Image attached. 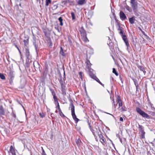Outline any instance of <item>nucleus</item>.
I'll return each instance as SVG.
<instances>
[{
	"label": "nucleus",
	"instance_id": "f257e3e1",
	"mask_svg": "<svg viewBox=\"0 0 155 155\" xmlns=\"http://www.w3.org/2000/svg\"><path fill=\"white\" fill-rule=\"evenodd\" d=\"M59 83L61 85V91L62 92V94L64 96H65L66 95V84L65 82V80L63 79L62 77L61 76L59 79H58Z\"/></svg>",
	"mask_w": 155,
	"mask_h": 155
},
{
	"label": "nucleus",
	"instance_id": "f03ea898",
	"mask_svg": "<svg viewBox=\"0 0 155 155\" xmlns=\"http://www.w3.org/2000/svg\"><path fill=\"white\" fill-rule=\"evenodd\" d=\"M70 104L69 108H71V115L72 117L75 122L77 123L79 120L76 117L74 111V106L73 103V101L71 99H70Z\"/></svg>",
	"mask_w": 155,
	"mask_h": 155
},
{
	"label": "nucleus",
	"instance_id": "7ed1b4c3",
	"mask_svg": "<svg viewBox=\"0 0 155 155\" xmlns=\"http://www.w3.org/2000/svg\"><path fill=\"white\" fill-rule=\"evenodd\" d=\"M136 110L137 112L141 115L143 117L146 118L147 119L150 118L149 116L144 111L142 110L139 107H137L136 108Z\"/></svg>",
	"mask_w": 155,
	"mask_h": 155
},
{
	"label": "nucleus",
	"instance_id": "20e7f679",
	"mask_svg": "<svg viewBox=\"0 0 155 155\" xmlns=\"http://www.w3.org/2000/svg\"><path fill=\"white\" fill-rule=\"evenodd\" d=\"M131 6L134 12H136L138 7V3L136 0H130Z\"/></svg>",
	"mask_w": 155,
	"mask_h": 155
},
{
	"label": "nucleus",
	"instance_id": "39448f33",
	"mask_svg": "<svg viewBox=\"0 0 155 155\" xmlns=\"http://www.w3.org/2000/svg\"><path fill=\"white\" fill-rule=\"evenodd\" d=\"M33 65L34 68L36 71H38L39 70L40 72L41 71L40 69V65L39 64L37 61H35L33 62Z\"/></svg>",
	"mask_w": 155,
	"mask_h": 155
},
{
	"label": "nucleus",
	"instance_id": "423d86ee",
	"mask_svg": "<svg viewBox=\"0 0 155 155\" xmlns=\"http://www.w3.org/2000/svg\"><path fill=\"white\" fill-rule=\"evenodd\" d=\"M120 17L122 20H124L127 19V17L125 15L124 12L122 11H120Z\"/></svg>",
	"mask_w": 155,
	"mask_h": 155
},
{
	"label": "nucleus",
	"instance_id": "0eeeda50",
	"mask_svg": "<svg viewBox=\"0 0 155 155\" xmlns=\"http://www.w3.org/2000/svg\"><path fill=\"white\" fill-rule=\"evenodd\" d=\"M33 45L35 47V49L37 52V53L38 54V42L36 40L34 39V41H33Z\"/></svg>",
	"mask_w": 155,
	"mask_h": 155
},
{
	"label": "nucleus",
	"instance_id": "6e6552de",
	"mask_svg": "<svg viewBox=\"0 0 155 155\" xmlns=\"http://www.w3.org/2000/svg\"><path fill=\"white\" fill-rule=\"evenodd\" d=\"M8 75L11 79H14L15 76L14 72L11 70H10L8 73Z\"/></svg>",
	"mask_w": 155,
	"mask_h": 155
},
{
	"label": "nucleus",
	"instance_id": "1a4fd4ad",
	"mask_svg": "<svg viewBox=\"0 0 155 155\" xmlns=\"http://www.w3.org/2000/svg\"><path fill=\"white\" fill-rule=\"evenodd\" d=\"M90 129L91 131L92 132L95 138H96L97 137V136L96 135L95 133L97 132V128H96V130L94 129L91 126H90Z\"/></svg>",
	"mask_w": 155,
	"mask_h": 155
},
{
	"label": "nucleus",
	"instance_id": "9d476101",
	"mask_svg": "<svg viewBox=\"0 0 155 155\" xmlns=\"http://www.w3.org/2000/svg\"><path fill=\"white\" fill-rule=\"evenodd\" d=\"M25 54L27 58L28 59H30L31 57L30 55V52L29 49L27 48H25Z\"/></svg>",
	"mask_w": 155,
	"mask_h": 155
},
{
	"label": "nucleus",
	"instance_id": "9b49d317",
	"mask_svg": "<svg viewBox=\"0 0 155 155\" xmlns=\"http://www.w3.org/2000/svg\"><path fill=\"white\" fill-rule=\"evenodd\" d=\"M79 31L80 32L81 37L87 35L83 27L80 29Z\"/></svg>",
	"mask_w": 155,
	"mask_h": 155
},
{
	"label": "nucleus",
	"instance_id": "f8f14e48",
	"mask_svg": "<svg viewBox=\"0 0 155 155\" xmlns=\"http://www.w3.org/2000/svg\"><path fill=\"white\" fill-rule=\"evenodd\" d=\"M98 136L100 140V141L103 144H104L105 143V139L101 134H98Z\"/></svg>",
	"mask_w": 155,
	"mask_h": 155
},
{
	"label": "nucleus",
	"instance_id": "ddd939ff",
	"mask_svg": "<svg viewBox=\"0 0 155 155\" xmlns=\"http://www.w3.org/2000/svg\"><path fill=\"white\" fill-rule=\"evenodd\" d=\"M138 126L139 130L142 133V135L143 136V135H144L145 134L143 129L144 127L142 125L140 124L138 125Z\"/></svg>",
	"mask_w": 155,
	"mask_h": 155
},
{
	"label": "nucleus",
	"instance_id": "4468645a",
	"mask_svg": "<svg viewBox=\"0 0 155 155\" xmlns=\"http://www.w3.org/2000/svg\"><path fill=\"white\" fill-rule=\"evenodd\" d=\"M5 114V111L3 108L2 106H0V117H2V116L4 115Z\"/></svg>",
	"mask_w": 155,
	"mask_h": 155
},
{
	"label": "nucleus",
	"instance_id": "2eb2a0df",
	"mask_svg": "<svg viewBox=\"0 0 155 155\" xmlns=\"http://www.w3.org/2000/svg\"><path fill=\"white\" fill-rule=\"evenodd\" d=\"M118 28L117 29V30L119 31V33L120 35L123 34H124L123 28L120 26V25H118Z\"/></svg>",
	"mask_w": 155,
	"mask_h": 155
},
{
	"label": "nucleus",
	"instance_id": "dca6fc26",
	"mask_svg": "<svg viewBox=\"0 0 155 155\" xmlns=\"http://www.w3.org/2000/svg\"><path fill=\"white\" fill-rule=\"evenodd\" d=\"M93 71V69H90L89 70V75L91 78L94 79V78L96 77V76L92 73V71Z\"/></svg>",
	"mask_w": 155,
	"mask_h": 155
},
{
	"label": "nucleus",
	"instance_id": "f3484780",
	"mask_svg": "<svg viewBox=\"0 0 155 155\" xmlns=\"http://www.w3.org/2000/svg\"><path fill=\"white\" fill-rule=\"evenodd\" d=\"M86 3V0H79L78 2V4L81 5L84 4Z\"/></svg>",
	"mask_w": 155,
	"mask_h": 155
},
{
	"label": "nucleus",
	"instance_id": "a211bd4d",
	"mask_svg": "<svg viewBox=\"0 0 155 155\" xmlns=\"http://www.w3.org/2000/svg\"><path fill=\"white\" fill-rule=\"evenodd\" d=\"M10 151L13 155H16L15 149L12 146H11L10 147Z\"/></svg>",
	"mask_w": 155,
	"mask_h": 155
},
{
	"label": "nucleus",
	"instance_id": "6ab92c4d",
	"mask_svg": "<svg viewBox=\"0 0 155 155\" xmlns=\"http://www.w3.org/2000/svg\"><path fill=\"white\" fill-rule=\"evenodd\" d=\"M59 53L63 56H65L66 55V54L64 52L63 49L61 47H60V50L59 52Z\"/></svg>",
	"mask_w": 155,
	"mask_h": 155
},
{
	"label": "nucleus",
	"instance_id": "aec40b11",
	"mask_svg": "<svg viewBox=\"0 0 155 155\" xmlns=\"http://www.w3.org/2000/svg\"><path fill=\"white\" fill-rule=\"evenodd\" d=\"M135 20V19L134 16L129 18V22L132 24H133L134 23Z\"/></svg>",
	"mask_w": 155,
	"mask_h": 155
},
{
	"label": "nucleus",
	"instance_id": "412c9836",
	"mask_svg": "<svg viewBox=\"0 0 155 155\" xmlns=\"http://www.w3.org/2000/svg\"><path fill=\"white\" fill-rule=\"evenodd\" d=\"M138 67L140 70L142 71H143L144 74L145 75V73H146V71L144 70V68L143 66H138Z\"/></svg>",
	"mask_w": 155,
	"mask_h": 155
},
{
	"label": "nucleus",
	"instance_id": "4be33fe9",
	"mask_svg": "<svg viewBox=\"0 0 155 155\" xmlns=\"http://www.w3.org/2000/svg\"><path fill=\"white\" fill-rule=\"evenodd\" d=\"M69 2V0H62L61 2V3L64 5H66Z\"/></svg>",
	"mask_w": 155,
	"mask_h": 155
},
{
	"label": "nucleus",
	"instance_id": "5701e85b",
	"mask_svg": "<svg viewBox=\"0 0 155 155\" xmlns=\"http://www.w3.org/2000/svg\"><path fill=\"white\" fill-rule=\"evenodd\" d=\"M122 36V38L124 41L127 40V38L126 36L125 35V34H122L120 35Z\"/></svg>",
	"mask_w": 155,
	"mask_h": 155
},
{
	"label": "nucleus",
	"instance_id": "b1692460",
	"mask_svg": "<svg viewBox=\"0 0 155 155\" xmlns=\"http://www.w3.org/2000/svg\"><path fill=\"white\" fill-rule=\"evenodd\" d=\"M76 143L77 145L79 146L81 145L82 142L81 140L79 138L78 140H76Z\"/></svg>",
	"mask_w": 155,
	"mask_h": 155
},
{
	"label": "nucleus",
	"instance_id": "393cba45",
	"mask_svg": "<svg viewBox=\"0 0 155 155\" xmlns=\"http://www.w3.org/2000/svg\"><path fill=\"white\" fill-rule=\"evenodd\" d=\"M58 112H59V113L60 114V115L61 117H62L63 118H64V117H65V116L64 115V114H63V113L62 112L61 110H58Z\"/></svg>",
	"mask_w": 155,
	"mask_h": 155
},
{
	"label": "nucleus",
	"instance_id": "a878e982",
	"mask_svg": "<svg viewBox=\"0 0 155 155\" xmlns=\"http://www.w3.org/2000/svg\"><path fill=\"white\" fill-rule=\"evenodd\" d=\"M82 37V39L85 42H87V41H88V40L87 37V35L84 36Z\"/></svg>",
	"mask_w": 155,
	"mask_h": 155
},
{
	"label": "nucleus",
	"instance_id": "bb28decb",
	"mask_svg": "<svg viewBox=\"0 0 155 155\" xmlns=\"http://www.w3.org/2000/svg\"><path fill=\"white\" fill-rule=\"evenodd\" d=\"M58 19L59 21L60 22V25L61 26H62L63 25V23L62 22L63 19L61 17H60L58 18Z\"/></svg>",
	"mask_w": 155,
	"mask_h": 155
},
{
	"label": "nucleus",
	"instance_id": "cd10ccee",
	"mask_svg": "<svg viewBox=\"0 0 155 155\" xmlns=\"http://www.w3.org/2000/svg\"><path fill=\"white\" fill-rule=\"evenodd\" d=\"M86 63L87 65L88 68H89L90 67L91 65V63L90 61L89 60H87V61Z\"/></svg>",
	"mask_w": 155,
	"mask_h": 155
},
{
	"label": "nucleus",
	"instance_id": "c85d7f7f",
	"mask_svg": "<svg viewBox=\"0 0 155 155\" xmlns=\"http://www.w3.org/2000/svg\"><path fill=\"white\" fill-rule=\"evenodd\" d=\"M0 78L2 80H5V77L3 74L0 73Z\"/></svg>",
	"mask_w": 155,
	"mask_h": 155
},
{
	"label": "nucleus",
	"instance_id": "c756f323",
	"mask_svg": "<svg viewBox=\"0 0 155 155\" xmlns=\"http://www.w3.org/2000/svg\"><path fill=\"white\" fill-rule=\"evenodd\" d=\"M51 2V0H46L45 5L46 6H48L49 4Z\"/></svg>",
	"mask_w": 155,
	"mask_h": 155
},
{
	"label": "nucleus",
	"instance_id": "7c9ffc66",
	"mask_svg": "<svg viewBox=\"0 0 155 155\" xmlns=\"http://www.w3.org/2000/svg\"><path fill=\"white\" fill-rule=\"evenodd\" d=\"M114 19L115 20L116 23L117 25H120L119 21L117 19L115 16L114 17Z\"/></svg>",
	"mask_w": 155,
	"mask_h": 155
},
{
	"label": "nucleus",
	"instance_id": "2f4dec72",
	"mask_svg": "<svg viewBox=\"0 0 155 155\" xmlns=\"http://www.w3.org/2000/svg\"><path fill=\"white\" fill-rule=\"evenodd\" d=\"M134 84L136 86V89L137 90L138 89V86L137 81L136 80H135L134 81Z\"/></svg>",
	"mask_w": 155,
	"mask_h": 155
},
{
	"label": "nucleus",
	"instance_id": "473e14b6",
	"mask_svg": "<svg viewBox=\"0 0 155 155\" xmlns=\"http://www.w3.org/2000/svg\"><path fill=\"white\" fill-rule=\"evenodd\" d=\"M71 14L72 17V20H73L75 19V16L74 15V12H71Z\"/></svg>",
	"mask_w": 155,
	"mask_h": 155
},
{
	"label": "nucleus",
	"instance_id": "72a5a7b5",
	"mask_svg": "<svg viewBox=\"0 0 155 155\" xmlns=\"http://www.w3.org/2000/svg\"><path fill=\"white\" fill-rule=\"evenodd\" d=\"M113 73H114L116 76H118V73L117 72L115 68H113Z\"/></svg>",
	"mask_w": 155,
	"mask_h": 155
},
{
	"label": "nucleus",
	"instance_id": "f704fd0d",
	"mask_svg": "<svg viewBox=\"0 0 155 155\" xmlns=\"http://www.w3.org/2000/svg\"><path fill=\"white\" fill-rule=\"evenodd\" d=\"M39 115L40 117L41 118H43L45 117V114L43 112H40L39 113Z\"/></svg>",
	"mask_w": 155,
	"mask_h": 155
},
{
	"label": "nucleus",
	"instance_id": "c9c22d12",
	"mask_svg": "<svg viewBox=\"0 0 155 155\" xmlns=\"http://www.w3.org/2000/svg\"><path fill=\"white\" fill-rule=\"evenodd\" d=\"M28 39H27V40H23V42L24 43V45L25 46H26L28 44Z\"/></svg>",
	"mask_w": 155,
	"mask_h": 155
},
{
	"label": "nucleus",
	"instance_id": "e433bc0d",
	"mask_svg": "<svg viewBox=\"0 0 155 155\" xmlns=\"http://www.w3.org/2000/svg\"><path fill=\"white\" fill-rule=\"evenodd\" d=\"M53 98L55 102H57V103L58 102V99L57 98V97L56 96V94L55 95H53Z\"/></svg>",
	"mask_w": 155,
	"mask_h": 155
},
{
	"label": "nucleus",
	"instance_id": "4c0bfd02",
	"mask_svg": "<svg viewBox=\"0 0 155 155\" xmlns=\"http://www.w3.org/2000/svg\"><path fill=\"white\" fill-rule=\"evenodd\" d=\"M93 79L96 80L97 82H98L99 84L101 83V82L100 81L98 78H97L96 76L95 78H94Z\"/></svg>",
	"mask_w": 155,
	"mask_h": 155
},
{
	"label": "nucleus",
	"instance_id": "58836bf2",
	"mask_svg": "<svg viewBox=\"0 0 155 155\" xmlns=\"http://www.w3.org/2000/svg\"><path fill=\"white\" fill-rule=\"evenodd\" d=\"M79 74L80 76V78L82 80H83V73L82 72H80L79 73Z\"/></svg>",
	"mask_w": 155,
	"mask_h": 155
},
{
	"label": "nucleus",
	"instance_id": "ea45409f",
	"mask_svg": "<svg viewBox=\"0 0 155 155\" xmlns=\"http://www.w3.org/2000/svg\"><path fill=\"white\" fill-rule=\"evenodd\" d=\"M50 90L51 91V93L53 95H55L56 94L55 92L54 91V90H53L52 89H50Z\"/></svg>",
	"mask_w": 155,
	"mask_h": 155
},
{
	"label": "nucleus",
	"instance_id": "a19ab883",
	"mask_svg": "<svg viewBox=\"0 0 155 155\" xmlns=\"http://www.w3.org/2000/svg\"><path fill=\"white\" fill-rule=\"evenodd\" d=\"M124 42H125V43L126 44V46L127 47V48H128V47L129 46V44L128 40H127L126 41H124Z\"/></svg>",
	"mask_w": 155,
	"mask_h": 155
},
{
	"label": "nucleus",
	"instance_id": "79ce46f5",
	"mask_svg": "<svg viewBox=\"0 0 155 155\" xmlns=\"http://www.w3.org/2000/svg\"><path fill=\"white\" fill-rule=\"evenodd\" d=\"M42 155H47L46 154V153H45V152L42 147Z\"/></svg>",
	"mask_w": 155,
	"mask_h": 155
},
{
	"label": "nucleus",
	"instance_id": "37998d69",
	"mask_svg": "<svg viewBox=\"0 0 155 155\" xmlns=\"http://www.w3.org/2000/svg\"><path fill=\"white\" fill-rule=\"evenodd\" d=\"M119 106H122V104L121 101L117 102Z\"/></svg>",
	"mask_w": 155,
	"mask_h": 155
},
{
	"label": "nucleus",
	"instance_id": "c03bdc74",
	"mask_svg": "<svg viewBox=\"0 0 155 155\" xmlns=\"http://www.w3.org/2000/svg\"><path fill=\"white\" fill-rule=\"evenodd\" d=\"M57 103H58V105L57 106V108L58 109V110H60L61 109L60 108V106H59V104L58 102Z\"/></svg>",
	"mask_w": 155,
	"mask_h": 155
},
{
	"label": "nucleus",
	"instance_id": "a18cd8bd",
	"mask_svg": "<svg viewBox=\"0 0 155 155\" xmlns=\"http://www.w3.org/2000/svg\"><path fill=\"white\" fill-rule=\"evenodd\" d=\"M117 102L121 101V100L120 99V97L119 96L117 97Z\"/></svg>",
	"mask_w": 155,
	"mask_h": 155
},
{
	"label": "nucleus",
	"instance_id": "49530a36",
	"mask_svg": "<svg viewBox=\"0 0 155 155\" xmlns=\"http://www.w3.org/2000/svg\"><path fill=\"white\" fill-rule=\"evenodd\" d=\"M58 7V6L57 5H54L53 6V8H54V9H57Z\"/></svg>",
	"mask_w": 155,
	"mask_h": 155
},
{
	"label": "nucleus",
	"instance_id": "de8ad7c7",
	"mask_svg": "<svg viewBox=\"0 0 155 155\" xmlns=\"http://www.w3.org/2000/svg\"><path fill=\"white\" fill-rule=\"evenodd\" d=\"M13 79H11V78H10V79L9 80V82L11 84H12V83H13Z\"/></svg>",
	"mask_w": 155,
	"mask_h": 155
},
{
	"label": "nucleus",
	"instance_id": "09e8293b",
	"mask_svg": "<svg viewBox=\"0 0 155 155\" xmlns=\"http://www.w3.org/2000/svg\"><path fill=\"white\" fill-rule=\"evenodd\" d=\"M126 9L127 10H128V11H129L130 12V9L129 8V7L128 6H127V8H126Z\"/></svg>",
	"mask_w": 155,
	"mask_h": 155
},
{
	"label": "nucleus",
	"instance_id": "8fccbe9b",
	"mask_svg": "<svg viewBox=\"0 0 155 155\" xmlns=\"http://www.w3.org/2000/svg\"><path fill=\"white\" fill-rule=\"evenodd\" d=\"M120 121H123V119L122 117H120Z\"/></svg>",
	"mask_w": 155,
	"mask_h": 155
},
{
	"label": "nucleus",
	"instance_id": "3c124183",
	"mask_svg": "<svg viewBox=\"0 0 155 155\" xmlns=\"http://www.w3.org/2000/svg\"><path fill=\"white\" fill-rule=\"evenodd\" d=\"M66 79V77H65V72L64 71V78H63V79Z\"/></svg>",
	"mask_w": 155,
	"mask_h": 155
},
{
	"label": "nucleus",
	"instance_id": "603ef678",
	"mask_svg": "<svg viewBox=\"0 0 155 155\" xmlns=\"http://www.w3.org/2000/svg\"><path fill=\"white\" fill-rule=\"evenodd\" d=\"M88 124L89 125V128L90 129V126H91V123L89 122V121H88Z\"/></svg>",
	"mask_w": 155,
	"mask_h": 155
},
{
	"label": "nucleus",
	"instance_id": "864d4df0",
	"mask_svg": "<svg viewBox=\"0 0 155 155\" xmlns=\"http://www.w3.org/2000/svg\"><path fill=\"white\" fill-rule=\"evenodd\" d=\"M100 84L102 86H103L104 87V85L101 82V83H100Z\"/></svg>",
	"mask_w": 155,
	"mask_h": 155
},
{
	"label": "nucleus",
	"instance_id": "5fc2aeb1",
	"mask_svg": "<svg viewBox=\"0 0 155 155\" xmlns=\"http://www.w3.org/2000/svg\"><path fill=\"white\" fill-rule=\"evenodd\" d=\"M15 47L17 49H18V48H19L18 46H17V45H15Z\"/></svg>",
	"mask_w": 155,
	"mask_h": 155
},
{
	"label": "nucleus",
	"instance_id": "6e6d98bb",
	"mask_svg": "<svg viewBox=\"0 0 155 155\" xmlns=\"http://www.w3.org/2000/svg\"><path fill=\"white\" fill-rule=\"evenodd\" d=\"M105 113H107V114H109L111 115L112 116H113V117H114V116L113 115H112V114H109V113H106V112H105Z\"/></svg>",
	"mask_w": 155,
	"mask_h": 155
},
{
	"label": "nucleus",
	"instance_id": "4d7b16f0",
	"mask_svg": "<svg viewBox=\"0 0 155 155\" xmlns=\"http://www.w3.org/2000/svg\"><path fill=\"white\" fill-rule=\"evenodd\" d=\"M147 39H150V38L148 36H147Z\"/></svg>",
	"mask_w": 155,
	"mask_h": 155
},
{
	"label": "nucleus",
	"instance_id": "13d9d810",
	"mask_svg": "<svg viewBox=\"0 0 155 155\" xmlns=\"http://www.w3.org/2000/svg\"><path fill=\"white\" fill-rule=\"evenodd\" d=\"M18 102L19 104H20L21 105H22V104H21V103H20V102L19 101H18Z\"/></svg>",
	"mask_w": 155,
	"mask_h": 155
},
{
	"label": "nucleus",
	"instance_id": "bf43d9fd",
	"mask_svg": "<svg viewBox=\"0 0 155 155\" xmlns=\"http://www.w3.org/2000/svg\"><path fill=\"white\" fill-rule=\"evenodd\" d=\"M113 80V77H111V79H110V80Z\"/></svg>",
	"mask_w": 155,
	"mask_h": 155
},
{
	"label": "nucleus",
	"instance_id": "052dcab7",
	"mask_svg": "<svg viewBox=\"0 0 155 155\" xmlns=\"http://www.w3.org/2000/svg\"><path fill=\"white\" fill-rule=\"evenodd\" d=\"M18 49V51H20V49H19V48H18V49Z\"/></svg>",
	"mask_w": 155,
	"mask_h": 155
},
{
	"label": "nucleus",
	"instance_id": "680f3d73",
	"mask_svg": "<svg viewBox=\"0 0 155 155\" xmlns=\"http://www.w3.org/2000/svg\"><path fill=\"white\" fill-rule=\"evenodd\" d=\"M18 49V51H20V49H19V48H18V49Z\"/></svg>",
	"mask_w": 155,
	"mask_h": 155
},
{
	"label": "nucleus",
	"instance_id": "e2e57ef3",
	"mask_svg": "<svg viewBox=\"0 0 155 155\" xmlns=\"http://www.w3.org/2000/svg\"><path fill=\"white\" fill-rule=\"evenodd\" d=\"M19 53H20V54H21V51H19Z\"/></svg>",
	"mask_w": 155,
	"mask_h": 155
},
{
	"label": "nucleus",
	"instance_id": "0e129e2a",
	"mask_svg": "<svg viewBox=\"0 0 155 155\" xmlns=\"http://www.w3.org/2000/svg\"><path fill=\"white\" fill-rule=\"evenodd\" d=\"M120 80L121 81L122 80V78H120Z\"/></svg>",
	"mask_w": 155,
	"mask_h": 155
},
{
	"label": "nucleus",
	"instance_id": "69168bd1",
	"mask_svg": "<svg viewBox=\"0 0 155 155\" xmlns=\"http://www.w3.org/2000/svg\"><path fill=\"white\" fill-rule=\"evenodd\" d=\"M14 117H16V115H14Z\"/></svg>",
	"mask_w": 155,
	"mask_h": 155
},
{
	"label": "nucleus",
	"instance_id": "338daca9",
	"mask_svg": "<svg viewBox=\"0 0 155 155\" xmlns=\"http://www.w3.org/2000/svg\"><path fill=\"white\" fill-rule=\"evenodd\" d=\"M57 113V110H56V111H55Z\"/></svg>",
	"mask_w": 155,
	"mask_h": 155
},
{
	"label": "nucleus",
	"instance_id": "774afa93",
	"mask_svg": "<svg viewBox=\"0 0 155 155\" xmlns=\"http://www.w3.org/2000/svg\"><path fill=\"white\" fill-rule=\"evenodd\" d=\"M19 5L21 6V4H20Z\"/></svg>",
	"mask_w": 155,
	"mask_h": 155
}]
</instances>
